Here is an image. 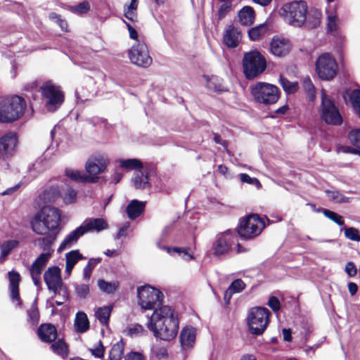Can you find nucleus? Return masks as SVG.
I'll use <instances>...</instances> for the list:
<instances>
[{"label":"nucleus","mask_w":360,"mask_h":360,"mask_svg":"<svg viewBox=\"0 0 360 360\" xmlns=\"http://www.w3.org/2000/svg\"><path fill=\"white\" fill-rule=\"evenodd\" d=\"M279 83L283 87V90L288 94H293L298 89V85L297 82H290L283 77H280Z\"/></svg>","instance_id":"nucleus-42"},{"label":"nucleus","mask_w":360,"mask_h":360,"mask_svg":"<svg viewBox=\"0 0 360 360\" xmlns=\"http://www.w3.org/2000/svg\"><path fill=\"white\" fill-rule=\"evenodd\" d=\"M8 279L11 292H18L20 281V274L15 270L10 271L8 272Z\"/></svg>","instance_id":"nucleus-36"},{"label":"nucleus","mask_w":360,"mask_h":360,"mask_svg":"<svg viewBox=\"0 0 360 360\" xmlns=\"http://www.w3.org/2000/svg\"><path fill=\"white\" fill-rule=\"evenodd\" d=\"M74 326L75 331L78 333H84L89 329V321L84 312L78 311L76 314Z\"/></svg>","instance_id":"nucleus-25"},{"label":"nucleus","mask_w":360,"mask_h":360,"mask_svg":"<svg viewBox=\"0 0 360 360\" xmlns=\"http://www.w3.org/2000/svg\"><path fill=\"white\" fill-rule=\"evenodd\" d=\"M124 360H145V357L140 352H131L126 355Z\"/></svg>","instance_id":"nucleus-63"},{"label":"nucleus","mask_w":360,"mask_h":360,"mask_svg":"<svg viewBox=\"0 0 360 360\" xmlns=\"http://www.w3.org/2000/svg\"><path fill=\"white\" fill-rule=\"evenodd\" d=\"M255 11L250 6H244L238 13L240 22L246 26L253 24L255 20Z\"/></svg>","instance_id":"nucleus-27"},{"label":"nucleus","mask_w":360,"mask_h":360,"mask_svg":"<svg viewBox=\"0 0 360 360\" xmlns=\"http://www.w3.org/2000/svg\"><path fill=\"white\" fill-rule=\"evenodd\" d=\"M242 39V33L240 29L233 25L226 27L224 34V42L229 48H235Z\"/></svg>","instance_id":"nucleus-20"},{"label":"nucleus","mask_w":360,"mask_h":360,"mask_svg":"<svg viewBox=\"0 0 360 360\" xmlns=\"http://www.w3.org/2000/svg\"><path fill=\"white\" fill-rule=\"evenodd\" d=\"M339 20L335 11L328 12L327 15V30L330 32H335L338 30Z\"/></svg>","instance_id":"nucleus-41"},{"label":"nucleus","mask_w":360,"mask_h":360,"mask_svg":"<svg viewBox=\"0 0 360 360\" xmlns=\"http://www.w3.org/2000/svg\"><path fill=\"white\" fill-rule=\"evenodd\" d=\"M60 221L61 212L56 207L47 205L34 214L30 221V226L35 233L44 236L57 229Z\"/></svg>","instance_id":"nucleus-2"},{"label":"nucleus","mask_w":360,"mask_h":360,"mask_svg":"<svg viewBox=\"0 0 360 360\" xmlns=\"http://www.w3.org/2000/svg\"><path fill=\"white\" fill-rule=\"evenodd\" d=\"M65 176L70 179L79 183H89V179L86 174L78 169L68 167L65 170Z\"/></svg>","instance_id":"nucleus-31"},{"label":"nucleus","mask_w":360,"mask_h":360,"mask_svg":"<svg viewBox=\"0 0 360 360\" xmlns=\"http://www.w3.org/2000/svg\"><path fill=\"white\" fill-rule=\"evenodd\" d=\"M236 237L231 231H226L218 236L213 243L214 254L219 256L226 253L235 242Z\"/></svg>","instance_id":"nucleus-15"},{"label":"nucleus","mask_w":360,"mask_h":360,"mask_svg":"<svg viewBox=\"0 0 360 360\" xmlns=\"http://www.w3.org/2000/svg\"><path fill=\"white\" fill-rule=\"evenodd\" d=\"M240 176V179L242 182L243 183H247L248 184H252V185H254L257 188H259L261 187V184L259 182V181L256 179V178H253V177H250L248 174H240L239 175Z\"/></svg>","instance_id":"nucleus-58"},{"label":"nucleus","mask_w":360,"mask_h":360,"mask_svg":"<svg viewBox=\"0 0 360 360\" xmlns=\"http://www.w3.org/2000/svg\"><path fill=\"white\" fill-rule=\"evenodd\" d=\"M195 340V333L191 328H184L180 334V342L184 349L193 346Z\"/></svg>","instance_id":"nucleus-28"},{"label":"nucleus","mask_w":360,"mask_h":360,"mask_svg":"<svg viewBox=\"0 0 360 360\" xmlns=\"http://www.w3.org/2000/svg\"><path fill=\"white\" fill-rule=\"evenodd\" d=\"M345 236L352 241L360 242V231L354 227L344 229Z\"/></svg>","instance_id":"nucleus-53"},{"label":"nucleus","mask_w":360,"mask_h":360,"mask_svg":"<svg viewBox=\"0 0 360 360\" xmlns=\"http://www.w3.org/2000/svg\"><path fill=\"white\" fill-rule=\"evenodd\" d=\"M40 92L45 101L46 107L49 111L56 110L64 101V95L60 86L50 81L46 82L40 87Z\"/></svg>","instance_id":"nucleus-10"},{"label":"nucleus","mask_w":360,"mask_h":360,"mask_svg":"<svg viewBox=\"0 0 360 360\" xmlns=\"http://www.w3.org/2000/svg\"><path fill=\"white\" fill-rule=\"evenodd\" d=\"M315 65L316 74L323 80L333 79L338 70L335 59L329 53H323L319 56Z\"/></svg>","instance_id":"nucleus-12"},{"label":"nucleus","mask_w":360,"mask_h":360,"mask_svg":"<svg viewBox=\"0 0 360 360\" xmlns=\"http://www.w3.org/2000/svg\"><path fill=\"white\" fill-rule=\"evenodd\" d=\"M44 278L49 290L54 292L66 290L62 281L60 269L58 266L49 267L45 271Z\"/></svg>","instance_id":"nucleus-14"},{"label":"nucleus","mask_w":360,"mask_h":360,"mask_svg":"<svg viewBox=\"0 0 360 360\" xmlns=\"http://www.w3.org/2000/svg\"><path fill=\"white\" fill-rule=\"evenodd\" d=\"M207 87L217 93H222L228 91V86L224 81L217 76L205 77Z\"/></svg>","instance_id":"nucleus-26"},{"label":"nucleus","mask_w":360,"mask_h":360,"mask_svg":"<svg viewBox=\"0 0 360 360\" xmlns=\"http://www.w3.org/2000/svg\"><path fill=\"white\" fill-rule=\"evenodd\" d=\"M28 316L33 323H37L39 319V314L37 307L32 306L27 311Z\"/></svg>","instance_id":"nucleus-61"},{"label":"nucleus","mask_w":360,"mask_h":360,"mask_svg":"<svg viewBox=\"0 0 360 360\" xmlns=\"http://www.w3.org/2000/svg\"><path fill=\"white\" fill-rule=\"evenodd\" d=\"M349 99L354 112L360 117V90L355 89L350 92Z\"/></svg>","instance_id":"nucleus-38"},{"label":"nucleus","mask_w":360,"mask_h":360,"mask_svg":"<svg viewBox=\"0 0 360 360\" xmlns=\"http://www.w3.org/2000/svg\"><path fill=\"white\" fill-rule=\"evenodd\" d=\"M139 304L143 309H155L146 326L156 338L165 341L173 340L178 333L179 320L174 309L162 305L164 294H137Z\"/></svg>","instance_id":"nucleus-1"},{"label":"nucleus","mask_w":360,"mask_h":360,"mask_svg":"<svg viewBox=\"0 0 360 360\" xmlns=\"http://www.w3.org/2000/svg\"><path fill=\"white\" fill-rule=\"evenodd\" d=\"M319 113L321 119L326 124L338 125L342 123L338 108L323 89L321 90V105L319 109Z\"/></svg>","instance_id":"nucleus-11"},{"label":"nucleus","mask_w":360,"mask_h":360,"mask_svg":"<svg viewBox=\"0 0 360 360\" xmlns=\"http://www.w3.org/2000/svg\"><path fill=\"white\" fill-rule=\"evenodd\" d=\"M49 18L50 20L57 23L60 27L61 30L65 32L68 31V24L67 21L62 18L60 15L57 14L56 13L51 12L49 15Z\"/></svg>","instance_id":"nucleus-49"},{"label":"nucleus","mask_w":360,"mask_h":360,"mask_svg":"<svg viewBox=\"0 0 360 360\" xmlns=\"http://www.w3.org/2000/svg\"><path fill=\"white\" fill-rule=\"evenodd\" d=\"M83 229L84 234L89 231H96L99 232L108 228V224L103 219L92 218L86 219L80 226Z\"/></svg>","instance_id":"nucleus-21"},{"label":"nucleus","mask_w":360,"mask_h":360,"mask_svg":"<svg viewBox=\"0 0 360 360\" xmlns=\"http://www.w3.org/2000/svg\"><path fill=\"white\" fill-rule=\"evenodd\" d=\"M328 199L336 203H345L349 202V198L342 195L337 191H326Z\"/></svg>","instance_id":"nucleus-47"},{"label":"nucleus","mask_w":360,"mask_h":360,"mask_svg":"<svg viewBox=\"0 0 360 360\" xmlns=\"http://www.w3.org/2000/svg\"><path fill=\"white\" fill-rule=\"evenodd\" d=\"M51 350L57 355L63 359L68 358L69 355L68 345L65 342L64 339H58L57 341L52 342L51 345Z\"/></svg>","instance_id":"nucleus-29"},{"label":"nucleus","mask_w":360,"mask_h":360,"mask_svg":"<svg viewBox=\"0 0 360 360\" xmlns=\"http://www.w3.org/2000/svg\"><path fill=\"white\" fill-rule=\"evenodd\" d=\"M291 49L292 44L290 40L281 37H273L269 44L271 53L276 57L286 56Z\"/></svg>","instance_id":"nucleus-16"},{"label":"nucleus","mask_w":360,"mask_h":360,"mask_svg":"<svg viewBox=\"0 0 360 360\" xmlns=\"http://www.w3.org/2000/svg\"><path fill=\"white\" fill-rule=\"evenodd\" d=\"M250 94L257 103L265 106L276 103L281 96L278 86L264 82H257L252 84Z\"/></svg>","instance_id":"nucleus-4"},{"label":"nucleus","mask_w":360,"mask_h":360,"mask_svg":"<svg viewBox=\"0 0 360 360\" xmlns=\"http://www.w3.org/2000/svg\"><path fill=\"white\" fill-rule=\"evenodd\" d=\"M270 316L271 312L266 307L251 308L247 317L249 332L254 335H262L269 324Z\"/></svg>","instance_id":"nucleus-6"},{"label":"nucleus","mask_w":360,"mask_h":360,"mask_svg":"<svg viewBox=\"0 0 360 360\" xmlns=\"http://www.w3.org/2000/svg\"><path fill=\"white\" fill-rule=\"evenodd\" d=\"M52 255V251L44 252L39 255L30 268V274L33 282L37 285L40 280V274Z\"/></svg>","instance_id":"nucleus-17"},{"label":"nucleus","mask_w":360,"mask_h":360,"mask_svg":"<svg viewBox=\"0 0 360 360\" xmlns=\"http://www.w3.org/2000/svg\"><path fill=\"white\" fill-rule=\"evenodd\" d=\"M84 259L82 255L79 250H72L65 254V274L69 276L75 265L80 260Z\"/></svg>","instance_id":"nucleus-24"},{"label":"nucleus","mask_w":360,"mask_h":360,"mask_svg":"<svg viewBox=\"0 0 360 360\" xmlns=\"http://www.w3.org/2000/svg\"><path fill=\"white\" fill-rule=\"evenodd\" d=\"M349 139L353 146L356 147L360 151V129L352 130L349 135Z\"/></svg>","instance_id":"nucleus-54"},{"label":"nucleus","mask_w":360,"mask_h":360,"mask_svg":"<svg viewBox=\"0 0 360 360\" xmlns=\"http://www.w3.org/2000/svg\"><path fill=\"white\" fill-rule=\"evenodd\" d=\"M60 191L58 188H50L45 191L44 193L40 196V198H43L46 202H51L56 200L59 196Z\"/></svg>","instance_id":"nucleus-48"},{"label":"nucleus","mask_w":360,"mask_h":360,"mask_svg":"<svg viewBox=\"0 0 360 360\" xmlns=\"http://www.w3.org/2000/svg\"><path fill=\"white\" fill-rule=\"evenodd\" d=\"M119 167L127 171L130 170H139L143 168V164L139 159L131 158V159H120L117 160Z\"/></svg>","instance_id":"nucleus-30"},{"label":"nucleus","mask_w":360,"mask_h":360,"mask_svg":"<svg viewBox=\"0 0 360 360\" xmlns=\"http://www.w3.org/2000/svg\"><path fill=\"white\" fill-rule=\"evenodd\" d=\"M323 213L325 215V217L330 219L335 223L341 226L344 224L343 218L340 214L328 210H324Z\"/></svg>","instance_id":"nucleus-57"},{"label":"nucleus","mask_w":360,"mask_h":360,"mask_svg":"<svg viewBox=\"0 0 360 360\" xmlns=\"http://www.w3.org/2000/svg\"><path fill=\"white\" fill-rule=\"evenodd\" d=\"M303 88L307 94L309 100L314 101L316 98V91L314 84L309 78L303 80Z\"/></svg>","instance_id":"nucleus-50"},{"label":"nucleus","mask_w":360,"mask_h":360,"mask_svg":"<svg viewBox=\"0 0 360 360\" xmlns=\"http://www.w3.org/2000/svg\"><path fill=\"white\" fill-rule=\"evenodd\" d=\"M99 289L105 292H112L118 290L119 283L117 281L107 282L103 279L98 281Z\"/></svg>","instance_id":"nucleus-40"},{"label":"nucleus","mask_w":360,"mask_h":360,"mask_svg":"<svg viewBox=\"0 0 360 360\" xmlns=\"http://www.w3.org/2000/svg\"><path fill=\"white\" fill-rule=\"evenodd\" d=\"M124 342L122 339L114 344L109 352V360H121L123 356Z\"/></svg>","instance_id":"nucleus-33"},{"label":"nucleus","mask_w":360,"mask_h":360,"mask_svg":"<svg viewBox=\"0 0 360 360\" xmlns=\"http://www.w3.org/2000/svg\"><path fill=\"white\" fill-rule=\"evenodd\" d=\"M84 235V231L80 226L70 232L60 243L58 251L62 252L65 249L72 247L78 240V238Z\"/></svg>","instance_id":"nucleus-22"},{"label":"nucleus","mask_w":360,"mask_h":360,"mask_svg":"<svg viewBox=\"0 0 360 360\" xmlns=\"http://www.w3.org/2000/svg\"><path fill=\"white\" fill-rule=\"evenodd\" d=\"M265 226L264 220L257 214H250L241 219L238 228L240 236L252 238L261 233Z\"/></svg>","instance_id":"nucleus-9"},{"label":"nucleus","mask_w":360,"mask_h":360,"mask_svg":"<svg viewBox=\"0 0 360 360\" xmlns=\"http://www.w3.org/2000/svg\"><path fill=\"white\" fill-rule=\"evenodd\" d=\"M112 307L107 306L98 308L95 313V315L100 323L103 325L108 323Z\"/></svg>","instance_id":"nucleus-35"},{"label":"nucleus","mask_w":360,"mask_h":360,"mask_svg":"<svg viewBox=\"0 0 360 360\" xmlns=\"http://www.w3.org/2000/svg\"><path fill=\"white\" fill-rule=\"evenodd\" d=\"M246 284L241 279L234 280L229 286L227 292H240L245 289Z\"/></svg>","instance_id":"nucleus-52"},{"label":"nucleus","mask_w":360,"mask_h":360,"mask_svg":"<svg viewBox=\"0 0 360 360\" xmlns=\"http://www.w3.org/2000/svg\"><path fill=\"white\" fill-rule=\"evenodd\" d=\"M167 252L170 255H173L174 252L181 255L182 258L184 260L188 261L193 259V257L191 253L188 252V250L186 248H167Z\"/></svg>","instance_id":"nucleus-51"},{"label":"nucleus","mask_w":360,"mask_h":360,"mask_svg":"<svg viewBox=\"0 0 360 360\" xmlns=\"http://www.w3.org/2000/svg\"><path fill=\"white\" fill-rule=\"evenodd\" d=\"M89 10L90 4L86 1H84L77 6H70L68 7V11L77 15L86 13Z\"/></svg>","instance_id":"nucleus-44"},{"label":"nucleus","mask_w":360,"mask_h":360,"mask_svg":"<svg viewBox=\"0 0 360 360\" xmlns=\"http://www.w3.org/2000/svg\"><path fill=\"white\" fill-rule=\"evenodd\" d=\"M100 261H101L100 258H98V259L91 258L89 260L87 265L84 267V271H83L84 277L86 279H89L90 278L91 272L93 271V269L98 263L100 262Z\"/></svg>","instance_id":"nucleus-56"},{"label":"nucleus","mask_w":360,"mask_h":360,"mask_svg":"<svg viewBox=\"0 0 360 360\" xmlns=\"http://www.w3.org/2000/svg\"><path fill=\"white\" fill-rule=\"evenodd\" d=\"M110 160L103 153H96L86 160L84 169L89 179V183H96L98 181V175L105 171Z\"/></svg>","instance_id":"nucleus-8"},{"label":"nucleus","mask_w":360,"mask_h":360,"mask_svg":"<svg viewBox=\"0 0 360 360\" xmlns=\"http://www.w3.org/2000/svg\"><path fill=\"white\" fill-rule=\"evenodd\" d=\"M77 192L73 188L66 189L62 194V198L65 204H73L77 200Z\"/></svg>","instance_id":"nucleus-46"},{"label":"nucleus","mask_w":360,"mask_h":360,"mask_svg":"<svg viewBox=\"0 0 360 360\" xmlns=\"http://www.w3.org/2000/svg\"><path fill=\"white\" fill-rule=\"evenodd\" d=\"M20 244L18 240L9 239L0 242V262L6 260L11 252L17 248Z\"/></svg>","instance_id":"nucleus-23"},{"label":"nucleus","mask_w":360,"mask_h":360,"mask_svg":"<svg viewBox=\"0 0 360 360\" xmlns=\"http://www.w3.org/2000/svg\"><path fill=\"white\" fill-rule=\"evenodd\" d=\"M133 182L136 188L142 189L150 186L148 175L141 171H137L135 173Z\"/></svg>","instance_id":"nucleus-37"},{"label":"nucleus","mask_w":360,"mask_h":360,"mask_svg":"<svg viewBox=\"0 0 360 360\" xmlns=\"http://www.w3.org/2000/svg\"><path fill=\"white\" fill-rule=\"evenodd\" d=\"M25 100L19 96L0 98V122L10 123L21 117L26 109Z\"/></svg>","instance_id":"nucleus-3"},{"label":"nucleus","mask_w":360,"mask_h":360,"mask_svg":"<svg viewBox=\"0 0 360 360\" xmlns=\"http://www.w3.org/2000/svg\"><path fill=\"white\" fill-rule=\"evenodd\" d=\"M37 335L40 340L45 343H52L58 338L56 326L51 323L41 324L37 328Z\"/></svg>","instance_id":"nucleus-18"},{"label":"nucleus","mask_w":360,"mask_h":360,"mask_svg":"<svg viewBox=\"0 0 360 360\" xmlns=\"http://www.w3.org/2000/svg\"><path fill=\"white\" fill-rule=\"evenodd\" d=\"M321 13L317 9H311L309 12L307 11V20L305 23L309 27H315L321 22Z\"/></svg>","instance_id":"nucleus-34"},{"label":"nucleus","mask_w":360,"mask_h":360,"mask_svg":"<svg viewBox=\"0 0 360 360\" xmlns=\"http://www.w3.org/2000/svg\"><path fill=\"white\" fill-rule=\"evenodd\" d=\"M268 306L275 312L278 311L281 309V303L279 300L275 296H271L268 301Z\"/></svg>","instance_id":"nucleus-60"},{"label":"nucleus","mask_w":360,"mask_h":360,"mask_svg":"<svg viewBox=\"0 0 360 360\" xmlns=\"http://www.w3.org/2000/svg\"><path fill=\"white\" fill-rule=\"evenodd\" d=\"M266 30L267 26L264 24H262L251 28L248 32V35L252 40H257L260 36L264 34Z\"/></svg>","instance_id":"nucleus-45"},{"label":"nucleus","mask_w":360,"mask_h":360,"mask_svg":"<svg viewBox=\"0 0 360 360\" xmlns=\"http://www.w3.org/2000/svg\"><path fill=\"white\" fill-rule=\"evenodd\" d=\"M345 271L349 276H354L357 274V269L354 264L352 262L346 264Z\"/></svg>","instance_id":"nucleus-64"},{"label":"nucleus","mask_w":360,"mask_h":360,"mask_svg":"<svg viewBox=\"0 0 360 360\" xmlns=\"http://www.w3.org/2000/svg\"><path fill=\"white\" fill-rule=\"evenodd\" d=\"M18 138L15 134L8 133L0 138V158L11 154L15 148Z\"/></svg>","instance_id":"nucleus-19"},{"label":"nucleus","mask_w":360,"mask_h":360,"mask_svg":"<svg viewBox=\"0 0 360 360\" xmlns=\"http://www.w3.org/2000/svg\"><path fill=\"white\" fill-rule=\"evenodd\" d=\"M307 5L303 1H295L283 5L279 14L284 20L295 27H301L307 20Z\"/></svg>","instance_id":"nucleus-5"},{"label":"nucleus","mask_w":360,"mask_h":360,"mask_svg":"<svg viewBox=\"0 0 360 360\" xmlns=\"http://www.w3.org/2000/svg\"><path fill=\"white\" fill-rule=\"evenodd\" d=\"M145 204L136 200H132L127 206V214L131 219L136 218L143 210Z\"/></svg>","instance_id":"nucleus-32"},{"label":"nucleus","mask_w":360,"mask_h":360,"mask_svg":"<svg viewBox=\"0 0 360 360\" xmlns=\"http://www.w3.org/2000/svg\"><path fill=\"white\" fill-rule=\"evenodd\" d=\"M56 239V236L51 234L48 236L39 238L36 242L37 243L38 245L44 250V252L52 251L53 252V250L51 249V246Z\"/></svg>","instance_id":"nucleus-39"},{"label":"nucleus","mask_w":360,"mask_h":360,"mask_svg":"<svg viewBox=\"0 0 360 360\" xmlns=\"http://www.w3.org/2000/svg\"><path fill=\"white\" fill-rule=\"evenodd\" d=\"M91 354L96 358L103 359L105 355V347L101 340H99L94 348L89 349Z\"/></svg>","instance_id":"nucleus-55"},{"label":"nucleus","mask_w":360,"mask_h":360,"mask_svg":"<svg viewBox=\"0 0 360 360\" xmlns=\"http://www.w3.org/2000/svg\"><path fill=\"white\" fill-rule=\"evenodd\" d=\"M231 3H224L221 4L218 10L217 15L219 19L224 18L227 13L229 12L231 9Z\"/></svg>","instance_id":"nucleus-59"},{"label":"nucleus","mask_w":360,"mask_h":360,"mask_svg":"<svg viewBox=\"0 0 360 360\" xmlns=\"http://www.w3.org/2000/svg\"><path fill=\"white\" fill-rule=\"evenodd\" d=\"M128 55L130 61L139 67L148 68L152 63V58L144 42L138 41L133 45L129 50Z\"/></svg>","instance_id":"nucleus-13"},{"label":"nucleus","mask_w":360,"mask_h":360,"mask_svg":"<svg viewBox=\"0 0 360 360\" xmlns=\"http://www.w3.org/2000/svg\"><path fill=\"white\" fill-rule=\"evenodd\" d=\"M243 67L245 77L248 79H253L265 70L266 61L259 52L250 51L244 55Z\"/></svg>","instance_id":"nucleus-7"},{"label":"nucleus","mask_w":360,"mask_h":360,"mask_svg":"<svg viewBox=\"0 0 360 360\" xmlns=\"http://www.w3.org/2000/svg\"><path fill=\"white\" fill-rule=\"evenodd\" d=\"M147 332L144 328L140 324H134L126 328V333L131 338L137 337L146 334Z\"/></svg>","instance_id":"nucleus-43"},{"label":"nucleus","mask_w":360,"mask_h":360,"mask_svg":"<svg viewBox=\"0 0 360 360\" xmlns=\"http://www.w3.org/2000/svg\"><path fill=\"white\" fill-rule=\"evenodd\" d=\"M156 291L157 292H161L160 290L156 289L154 286L146 284L143 285L139 286L137 288V292H151Z\"/></svg>","instance_id":"nucleus-62"}]
</instances>
